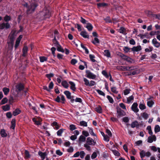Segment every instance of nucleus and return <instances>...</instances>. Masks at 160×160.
<instances>
[{"label":"nucleus","mask_w":160,"mask_h":160,"mask_svg":"<svg viewBox=\"0 0 160 160\" xmlns=\"http://www.w3.org/2000/svg\"><path fill=\"white\" fill-rule=\"evenodd\" d=\"M20 43V41H18L17 40H16L15 45V50L18 48V47L19 46Z\"/></svg>","instance_id":"69168bd1"},{"label":"nucleus","mask_w":160,"mask_h":160,"mask_svg":"<svg viewBox=\"0 0 160 160\" xmlns=\"http://www.w3.org/2000/svg\"><path fill=\"white\" fill-rule=\"evenodd\" d=\"M63 132V130L62 129H60L57 132V135L58 136H61L62 133Z\"/></svg>","instance_id":"0e129e2a"},{"label":"nucleus","mask_w":160,"mask_h":160,"mask_svg":"<svg viewBox=\"0 0 160 160\" xmlns=\"http://www.w3.org/2000/svg\"><path fill=\"white\" fill-rule=\"evenodd\" d=\"M21 112V110L19 108H17L13 112V115L14 116H16L19 114Z\"/></svg>","instance_id":"a878e982"},{"label":"nucleus","mask_w":160,"mask_h":160,"mask_svg":"<svg viewBox=\"0 0 160 160\" xmlns=\"http://www.w3.org/2000/svg\"><path fill=\"white\" fill-rule=\"evenodd\" d=\"M95 109L96 111L98 113H101L102 112V108L100 106L95 108Z\"/></svg>","instance_id":"e433bc0d"},{"label":"nucleus","mask_w":160,"mask_h":160,"mask_svg":"<svg viewBox=\"0 0 160 160\" xmlns=\"http://www.w3.org/2000/svg\"><path fill=\"white\" fill-rule=\"evenodd\" d=\"M117 111L118 115L117 117H123L125 116L126 114L125 112L119 108H117Z\"/></svg>","instance_id":"423d86ee"},{"label":"nucleus","mask_w":160,"mask_h":160,"mask_svg":"<svg viewBox=\"0 0 160 160\" xmlns=\"http://www.w3.org/2000/svg\"><path fill=\"white\" fill-rule=\"evenodd\" d=\"M96 91L97 92L99 95H102L103 96H105V93L104 92H103L102 91H101L100 90H99V89L96 90Z\"/></svg>","instance_id":"a18cd8bd"},{"label":"nucleus","mask_w":160,"mask_h":160,"mask_svg":"<svg viewBox=\"0 0 160 160\" xmlns=\"http://www.w3.org/2000/svg\"><path fill=\"white\" fill-rule=\"evenodd\" d=\"M8 99L7 98H4L2 100L1 102V104H4L7 103L8 102Z\"/></svg>","instance_id":"8fccbe9b"},{"label":"nucleus","mask_w":160,"mask_h":160,"mask_svg":"<svg viewBox=\"0 0 160 160\" xmlns=\"http://www.w3.org/2000/svg\"><path fill=\"white\" fill-rule=\"evenodd\" d=\"M28 51V48L26 46H24L22 49L23 56L25 57Z\"/></svg>","instance_id":"6ab92c4d"},{"label":"nucleus","mask_w":160,"mask_h":160,"mask_svg":"<svg viewBox=\"0 0 160 160\" xmlns=\"http://www.w3.org/2000/svg\"><path fill=\"white\" fill-rule=\"evenodd\" d=\"M10 25L8 23L3 22L0 24V29H7L10 28Z\"/></svg>","instance_id":"6e6552de"},{"label":"nucleus","mask_w":160,"mask_h":160,"mask_svg":"<svg viewBox=\"0 0 160 160\" xmlns=\"http://www.w3.org/2000/svg\"><path fill=\"white\" fill-rule=\"evenodd\" d=\"M89 132L90 134L92 136H95L96 137V138H94L95 140L96 139H97V137L95 134L94 133V132H93V131L92 129H90L89 130Z\"/></svg>","instance_id":"ea45409f"},{"label":"nucleus","mask_w":160,"mask_h":160,"mask_svg":"<svg viewBox=\"0 0 160 160\" xmlns=\"http://www.w3.org/2000/svg\"><path fill=\"white\" fill-rule=\"evenodd\" d=\"M141 49V47L140 45L138 46L137 47H133L131 48L133 52L139 51Z\"/></svg>","instance_id":"f8f14e48"},{"label":"nucleus","mask_w":160,"mask_h":160,"mask_svg":"<svg viewBox=\"0 0 160 160\" xmlns=\"http://www.w3.org/2000/svg\"><path fill=\"white\" fill-rule=\"evenodd\" d=\"M138 125V123L137 121H135L134 122H132L131 124V127L132 128H134L136 127H137Z\"/></svg>","instance_id":"72a5a7b5"},{"label":"nucleus","mask_w":160,"mask_h":160,"mask_svg":"<svg viewBox=\"0 0 160 160\" xmlns=\"http://www.w3.org/2000/svg\"><path fill=\"white\" fill-rule=\"evenodd\" d=\"M104 55L107 58L111 57V54L108 50H105L104 51Z\"/></svg>","instance_id":"a211bd4d"},{"label":"nucleus","mask_w":160,"mask_h":160,"mask_svg":"<svg viewBox=\"0 0 160 160\" xmlns=\"http://www.w3.org/2000/svg\"><path fill=\"white\" fill-rule=\"evenodd\" d=\"M25 2L28 1V2H25L22 3V5L27 9V13L30 14L33 12L38 6L37 2L34 0H25Z\"/></svg>","instance_id":"f257e3e1"},{"label":"nucleus","mask_w":160,"mask_h":160,"mask_svg":"<svg viewBox=\"0 0 160 160\" xmlns=\"http://www.w3.org/2000/svg\"><path fill=\"white\" fill-rule=\"evenodd\" d=\"M8 43L9 49H12L13 47V42H8Z\"/></svg>","instance_id":"a19ab883"},{"label":"nucleus","mask_w":160,"mask_h":160,"mask_svg":"<svg viewBox=\"0 0 160 160\" xmlns=\"http://www.w3.org/2000/svg\"><path fill=\"white\" fill-rule=\"evenodd\" d=\"M3 110L4 111H7L10 109V107L9 105L6 104L2 107Z\"/></svg>","instance_id":"473e14b6"},{"label":"nucleus","mask_w":160,"mask_h":160,"mask_svg":"<svg viewBox=\"0 0 160 160\" xmlns=\"http://www.w3.org/2000/svg\"><path fill=\"white\" fill-rule=\"evenodd\" d=\"M152 43L154 46L157 48H158L160 47V43L157 41L155 38H154L152 40Z\"/></svg>","instance_id":"9b49d317"},{"label":"nucleus","mask_w":160,"mask_h":160,"mask_svg":"<svg viewBox=\"0 0 160 160\" xmlns=\"http://www.w3.org/2000/svg\"><path fill=\"white\" fill-rule=\"evenodd\" d=\"M51 16V12L47 7H45L38 14V17L41 20L49 18Z\"/></svg>","instance_id":"f03ea898"},{"label":"nucleus","mask_w":160,"mask_h":160,"mask_svg":"<svg viewBox=\"0 0 160 160\" xmlns=\"http://www.w3.org/2000/svg\"><path fill=\"white\" fill-rule=\"evenodd\" d=\"M40 61L41 62H42L44 61H46L47 60V58L44 56H41L39 57Z\"/></svg>","instance_id":"c9c22d12"},{"label":"nucleus","mask_w":160,"mask_h":160,"mask_svg":"<svg viewBox=\"0 0 160 160\" xmlns=\"http://www.w3.org/2000/svg\"><path fill=\"white\" fill-rule=\"evenodd\" d=\"M126 29L125 28L121 27L119 29L118 32L120 33L123 34L124 35H126L127 33L125 32Z\"/></svg>","instance_id":"4be33fe9"},{"label":"nucleus","mask_w":160,"mask_h":160,"mask_svg":"<svg viewBox=\"0 0 160 160\" xmlns=\"http://www.w3.org/2000/svg\"><path fill=\"white\" fill-rule=\"evenodd\" d=\"M64 93L68 99H70L71 98V93L69 91H65L64 92Z\"/></svg>","instance_id":"393cba45"},{"label":"nucleus","mask_w":160,"mask_h":160,"mask_svg":"<svg viewBox=\"0 0 160 160\" xmlns=\"http://www.w3.org/2000/svg\"><path fill=\"white\" fill-rule=\"evenodd\" d=\"M81 47L85 50V52L86 54H88L89 53V51L88 49L82 43L81 44Z\"/></svg>","instance_id":"79ce46f5"},{"label":"nucleus","mask_w":160,"mask_h":160,"mask_svg":"<svg viewBox=\"0 0 160 160\" xmlns=\"http://www.w3.org/2000/svg\"><path fill=\"white\" fill-rule=\"evenodd\" d=\"M11 19V17L8 15H6L4 18V20L5 21L8 22Z\"/></svg>","instance_id":"4d7b16f0"},{"label":"nucleus","mask_w":160,"mask_h":160,"mask_svg":"<svg viewBox=\"0 0 160 160\" xmlns=\"http://www.w3.org/2000/svg\"><path fill=\"white\" fill-rule=\"evenodd\" d=\"M139 107L141 110H143L145 109L146 108L145 104L144 103H142L141 102L140 103Z\"/></svg>","instance_id":"c756f323"},{"label":"nucleus","mask_w":160,"mask_h":160,"mask_svg":"<svg viewBox=\"0 0 160 160\" xmlns=\"http://www.w3.org/2000/svg\"><path fill=\"white\" fill-rule=\"evenodd\" d=\"M107 98L109 100V102L111 103H113V100L112 98L110 96L108 95Z\"/></svg>","instance_id":"603ef678"},{"label":"nucleus","mask_w":160,"mask_h":160,"mask_svg":"<svg viewBox=\"0 0 160 160\" xmlns=\"http://www.w3.org/2000/svg\"><path fill=\"white\" fill-rule=\"evenodd\" d=\"M137 69L136 66H131V67H128V71H132L135 70L136 69Z\"/></svg>","instance_id":"864d4df0"},{"label":"nucleus","mask_w":160,"mask_h":160,"mask_svg":"<svg viewBox=\"0 0 160 160\" xmlns=\"http://www.w3.org/2000/svg\"><path fill=\"white\" fill-rule=\"evenodd\" d=\"M117 55L118 56L120 57H121L122 59H123L124 57H125V55L123 54L122 53L120 52H118L117 53Z\"/></svg>","instance_id":"bf43d9fd"},{"label":"nucleus","mask_w":160,"mask_h":160,"mask_svg":"<svg viewBox=\"0 0 160 160\" xmlns=\"http://www.w3.org/2000/svg\"><path fill=\"white\" fill-rule=\"evenodd\" d=\"M24 88L23 85L21 83H19L15 86V91L18 92L23 90Z\"/></svg>","instance_id":"0eeeda50"},{"label":"nucleus","mask_w":160,"mask_h":160,"mask_svg":"<svg viewBox=\"0 0 160 160\" xmlns=\"http://www.w3.org/2000/svg\"><path fill=\"white\" fill-rule=\"evenodd\" d=\"M87 143L90 145H94L96 143L94 140L90 137H88L87 139Z\"/></svg>","instance_id":"1a4fd4ad"},{"label":"nucleus","mask_w":160,"mask_h":160,"mask_svg":"<svg viewBox=\"0 0 160 160\" xmlns=\"http://www.w3.org/2000/svg\"><path fill=\"white\" fill-rule=\"evenodd\" d=\"M2 91L4 95H7L10 91V89L9 88H4L2 89Z\"/></svg>","instance_id":"cd10ccee"},{"label":"nucleus","mask_w":160,"mask_h":160,"mask_svg":"<svg viewBox=\"0 0 160 160\" xmlns=\"http://www.w3.org/2000/svg\"><path fill=\"white\" fill-rule=\"evenodd\" d=\"M62 86L65 88H68L69 87V84L67 81L66 80H63L61 82Z\"/></svg>","instance_id":"dca6fc26"},{"label":"nucleus","mask_w":160,"mask_h":160,"mask_svg":"<svg viewBox=\"0 0 160 160\" xmlns=\"http://www.w3.org/2000/svg\"><path fill=\"white\" fill-rule=\"evenodd\" d=\"M52 125L53 126H55V128L57 129H58L59 128V127L57 123L56 122H54L52 123Z\"/></svg>","instance_id":"774afa93"},{"label":"nucleus","mask_w":160,"mask_h":160,"mask_svg":"<svg viewBox=\"0 0 160 160\" xmlns=\"http://www.w3.org/2000/svg\"><path fill=\"white\" fill-rule=\"evenodd\" d=\"M134 99V97L132 95L127 98V101L126 103L128 104L130 103L131 101L132 100Z\"/></svg>","instance_id":"f704fd0d"},{"label":"nucleus","mask_w":160,"mask_h":160,"mask_svg":"<svg viewBox=\"0 0 160 160\" xmlns=\"http://www.w3.org/2000/svg\"><path fill=\"white\" fill-rule=\"evenodd\" d=\"M38 154L40 156L42 160H43L45 158L47 155L46 152H42L41 151H39Z\"/></svg>","instance_id":"2eb2a0df"},{"label":"nucleus","mask_w":160,"mask_h":160,"mask_svg":"<svg viewBox=\"0 0 160 160\" xmlns=\"http://www.w3.org/2000/svg\"><path fill=\"white\" fill-rule=\"evenodd\" d=\"M111 91L115 93H117L118 91L117 90L116 87H112L111 88Z\"/></svg>","instance_id":"338daca9"},{"label":"nucleus","mask_w":160,"mask_h":160,"mask_svg":"<svg viewBox=\"0 0 160 160\" xmlns=\"http://www.w3.org/2000/svg\"><path fill=\"white\" fill-rule=\"evenodd\" d=\"M94 44L97 45L100 43V41L98 39L97 37L94 38V40L92 42Z\"/></svg>","instance_id":"5701e85b"},{"label":"nucleus","mask_w":160,"mask_h":160,"mask_svg":"<svg viewBox=\"0 0 160 160\" xmlns=\"http://www.w3.org/2000/svg\"><path fill=\"white\" fill-rule=\"evenodd\" d=\"M83 81L84 82L85 85L87 86H89L90 84V82L86 78H84Z\"/></svg>","instance_id":"4c0bfd02"},{"label":"nucleus","mask_w":160,"mask_h":160,"mask_svg":"<svg viewBox=\"0 0 160 160\" xmlns=\"http://www.w3.org/2000/svg\"><path fill=\"white\" fill-rule=\"evenodd\" d=\"M87 143L84 144V147H85L86 149L88 151L91 150V147Z\"/></svg>","instance_id":"680f3d73"},{"label":"nucleus","mask_w":160,"mask_h":160,"mask_svg":"<svg viewBox=\"0 0 160 160\" xmlns=\"http://www.w3.org/2000/svg\"><path fill=\"white\" fill-rule=\"evenodd\" d=\"M140 157L141 158H143L145 156L147 157H149L151 155V152L149 151L146 152L145 151L142 150L140 152Z\"/></svg>","instance_id":"7ed1b4c3"},{"label":"nucleus","mask_w":160,"mask_h":160,"mask_svg":"<svg viewBox=\"0 0 160 160\" xmlns=\"http://www.w3.org/2000/svg\"><path fill=\"white\" fill-rule=\"evenodd\" d=\"M9 38H10V41L11 42H13L14 39L15 37L13 35L11 34L9 36Z\"/></svg>","instance_id":"6e6d98bb"},{"label":"nucleus","mask_w":160,"mask_h":160,"mask_svg":"<svg viewBox=\"0 0 160 160\" xmlns=\"http://www.w3.org/2000/svg\"><path fill=\"white\" fill-rule=\"evenodd\" d=\"M52 42L55 46H57L59 44L58 42L57 41L56 38L54 37V38L52 40Z\"/></svg>","instance_id":"09e8293b"},{"label":"nucleus","mask_w":160,"mask_h":160,"mask_svg":"<svg viewBox=\"0 0 160 160\" xmlns=\"http://www.w3.org/2000/svg\"><path fill=\"white\" fill-rule=\"evenodd\" d=\"M123 59L124 60H126L127 62H130L132 63L133 60V59L129 57H128L125 55Z\"/></svg>","instance_id":"b1692460"},{"label":"nucleus","mask_w":160,"mask_h":160,"mask_svg":"<svg viewBox=\"0 0 160 160\" xmlns=\"http://www.w3.org/2000/svg\"><path fill=\"white\" fill-rule=\"evenodd\" d=\"M154 103V102L153 101L150 100L147 101V105L149 108H152Z\"/></svg>","instance_id":"bb28decb"},{"label":"nucleus","mask_w":160,"mask_h":160,"mask_svg":"<svg viewBox=\"0 0 160 160\" xmlns=\"http://www.w3.org/2000/svg\"><path fill=\"white\" fill-rule=\"evenodd\" d=\"M80 35L84 38H89V35L85 31H82L80 32Z\"/></svg>","instance_id":"ddd939ff"},{"label":"nucleus","mask_w":160,"mask_h":160,"mask_svg":"<svg viewBox=\"0 0 160 160\" xmlns=\"http://www.w3.org/2000/svg\"><path fill=\"white\" fill-rule=\"evenodd\" d=\"M80 124L81 126L84 127H86L87 126V122L84 121H81L80 122Z\"/></svg>","instance_id":"49530a36"},{"label":"nucleus","mask_w":160,"mask_h":160,"mask_svg":"<svg viewBox=\"0 0 160 160\" xmlns=\"http://www.w3.org/2000/svg\"><path fill=\"white\" fill-rule=\"evenodd\" d=\"M85 155V153L83 151L80 152V157L81 158H83Z\"/></svg>","instance_id":"13d9d810"},{"label":"nucleus","mask_w":160,"mask_h":160,"mask_svg":"<svg viewBox=\"0 0 160 160\" xmlns=\"http://www.w3.org/2000/svg\"><path fill=\"white\" fill-rule=\"evenodd\" d=\"M69 83L71 85L70 88L73 91H75L76 89L75 88V83L72 81H70L69 82Z\"/></svg>","instance_id":"412c9836"},{"label":"nucleus","mask_w":160,"mask_h":160,"mask_svg":"<svg viewBox=\"0 0 160 160\" xmlns=\"http://www.w3.org/2000/svg\"><path fill=\"white\" fill-rule=\"evenodd\" d=\"M138 104L136 102H134L131 108L132 110L135 113H136V114L139 116V114L138 113V112L139 111V109L138 107Z\"/></svg>","instance_id":"20e7f679"},{"label":"nucleus","mask_w":160,"mask_h":160,"mask_svg":"<svg viewBox=\"0 0 160 160\" xmlns=\"http://www.w3.org/2000/svg\"><path fill=\"white\" fill-rule=\"evenodd\" d=\"M139 73V70L137 69L134 70L133 71L130 72H128V75H137Z\"/></svg>","instance_id":"4468645a"},{"label":"nucleus","mask_w":160,"mask_h":160,"mask_svg":"<svg viewBox=\"0 0 160 160\" xmlns=\"http://www.w3.org/2000/svg\"><path fill=\"white\" fill-rule=\"evenodd\" d=\"M15 121H12L11 122V128L14 129L15 128Z\"/></svg>","instance_id":"3c124183"},{"label":"nucleus","mask_w":160,"mask_h":160,"mask_svg":"<svg viewBox=\"0 0 160 160\" xmlns=\"http://www.w3.org/2000/svg\"><path fill=\"white\" fill-rule=\"evenodd\" d=\"M46 77L49 79V80H51L50 78L53 76L54 74L52 73H50L48 74H46Z\"/></svg>","instance_id":"e2e57ef3"},{"label":"nucleus","mask_w":160,"mask_h":160,"mask_svg":"<svg viewBox=\"0 0 160 160\" xmlns=\"http://www.w3.org/2000/svg\"><path fill=\"white\" fill-rule=\"evenodd\" d=\"M89 57L90 60L92 62H94L96 61V60L94 59L95 58L94 55L92 54H90L89 55Z\"/></svg>","instance_id":"de8ad7c7"},{"label":"nucleus","mask_w":160,"mask_h":160,"mask_svg":"<svg viewBox=\"0 0 160 160\" xmlns=\"http://www.w3.org/2000/svg\"><path fill=\"white\" fill-rule=\"evenodd\" d=\"M86 24L85 27L87 28L89 31H92L93 28V26L89 22H88Z\"/></svg>","instance_id":"aec40b11"},{"label":"nucleus","mask_w":160,"mask_h":160,"mask_svg":"<svg viewBox=\"0 0 160 160\" xmlns=\"http://www.w3.org/2000/svg\"><path fill=\"white\" fill-rule=\"evenodd\" d=\"M0 135L2 137H6L7 136V134L6 132L5 131L4 129H2L0 131Z\"/></svg>","instance_id":"2f4dec72"},{"label":"nucleus","mask_w":160,"mask_h":160,"mask_svg":"<svg viewBox=\"0 0 160 160\" xmlns=\"http://www.w3.org/2000/svg\"><path fill=\"white\" fill-rule=\"evenodd\" d=\"M86 72V77L88 78L94 79L96 78V75L90 71L87 70Z\"/></svg>","instance_id":"39448f33"},{"label":"nucleus","mask_w":160,"mask_h":160,"mask_svg":"<svg viewBox=\"0 0 160 160\" xmlns=\"http://www.w3.org/2000/svg\"><path fill=\"white\" fill-rule=\"evenodd\" d=\"M86 140V138L82 135H81L79 138V141L80 142H84Z\"/></svg>","instance_id":"58836bf2"},{"label":"nucleus","mask_w":160,"mask_h":160,"mask_svg":"<svg viewBox=\"0 0 160 160\" xmlns=\"http://www.w3.org/2000/svg\"><path fill=\"white\" fill-rule=\"evenodd\" d=\"M69 129L71 131L73 130L76 129V126L74 124H71L69 126Z\"/></svg>","instance_id":"052dcab7"},{"label":"nucleus","mask_w":160,"mask_h":160,"mask_svg":"<svg viewBox=\"0 0 160 160\" xmlns=\"http://www.w3.org/2000/svg\"><path fill=\"white\" fill-rule=\"evenodd\" d=\"M156 140V137L154 135L149 137L148 138V142L149 143H152L153 141H155Z\"/></svg>","instance_id":"9d476101"},{"label":"nucleus","mask_w":160,"mask_h":160,"mask_svg":"<svg viewBox=\"0 0 160 160\" xmlns=\"http://www.w3.org/2000/svg\"><path fill=\"white\" fill-rule=\"evenodd\" d=\"M149 114L146 112H144L141 113V116L145 119H147L149 116Z\"/></svg>","instance_id":"f3484780"},{"label":"nucleus","mask_w":160,"mask_h":160,"mask_svg":"<svg viewBox=\"0 0 160 160\" xmlns=\"http://www.w3.org/2000/svg\"><path fill=\"white\" fill-rule=\"evenodd\" d=\"M160 128L159 125H156L154 128V131L155 133H157L159 132Z\"/></svg>","instance_id":"37998d69"},{"label":"nucleus","mask_w":160,"mask_h":160,"mask_svg":"<svg viewBox=\"0 0 160 160\" xmlns=\"http://www.w3.org/2000/svg\"><path fill=\"white\" fill-rule=\"evenodd\" d=\"M81 22L83 24H87L88 23V21H86L85 19L82 18V17H81Z\"/></svg>","instance_id":"5fc2aeb1"},{"label":"nucleus","mask_w":160,"mask_h":160,"mask_svg":"<svg viewBox=\"0 0 160 160\" xmlns=\"http://www.w3.org/2000/svg\"><path fill=\"white\" fill-rule=\"evenodd\" d=\"M25 158L27 159L30 158V155L29 154V152L27 150H25Z\"/></svg>","instance_id":"c03bdc74"},{"label":"nucleus","mask_w":160,"mask_h":160,"mask_svg":"<svg viewBox=\"0 0 160 160\" xmlns=\"http://www.w3.org/2000/svg\"><path fill=\"white\" fill-rule=\"evenodd\" d=\"M97 6L98 8L104 7L108 5V4L106 3H97Z\"/></svg>","instance_id":"c85d7f7f"},{"label":"nucleus","mask_w":160,"mask_h":160,"mask_svg":"<svg viewBox=\"0 0 160 160\" xmlns=\"http://www.w3.org/2000/svg\"><path fill=\"white\" fill-rule=\"evenodd\" d=\"M57 48V50L59 51L60 52H64V50L62 48L61 46L59 44L57 46H56Z\"/></svg>","instance_id":"7c9ffc66"}]
</instances>
